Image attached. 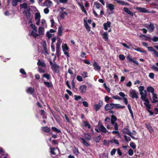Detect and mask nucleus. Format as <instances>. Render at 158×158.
<instances>
[{"instance_id":"1","label":"nucleus","mask_w":158,"mask_h":158,"mask_svg":"<svg viewBox=\"0 0 158 158\" xmlns=\"http://www.w3.org/2000/svg\"><path fill=\"white\" fill-rule=\"evenodd\" d=\"M23 13L27 19L29 20L28 23H31L32 19L30 11L29 10H27L24 11Z\"/></svg>"},{"instance_id":"2","label":"nucleus","mask_w":158,"mask_h":158,"mask_svg":"<svg viewBox=\"0 0 158 158\" xmlns=\"http://www.w3.org/2000/svg\"><path fill=\"white\" fill-rule=\"evenodd\" d=\"M98 128V129L97 128L95 129L96 131L98 132L102 131L103 132L106 133L107 131L106 128L102 125H100L99 124Z\"/></svg>"},{"instance_id":"3","label":"nucleus","mask_w":158,"mask_h":158,"mask_svg":"<svg viewBox=\"0 0 158 158\" xmlns=\"http://www.w3.org/2000/svg\"><path fill=\"white\" fill-rule=\"evenodd\" d=\"M40 15L39 13H36L35 14V24L39 26L40 23Z\"/></svg>"},{"instance_id":"4","label":"nucleus","mask_w":158,"mask_h":158,"mask_svg":"<svg viewBox=\"0 0 158 158\" xmlns=\"http://www.w3.org/2000/svg\"><path fill=\"white\" fill-rule=\"evenodd\" d=\"M123 135L126 141H128V130L127 128H124L123 131Z\"/></svg>"},{"instance_id":"5","label":"nucleus","mask_w":158,"mask_h":158,"mask_svg":"<svg viewBox=\"0 0 158 158\" xmlns=\"http://www.w3.org/2000/svg\"><path fill=\"white\" fill-rule=\"evenodd\" d=\"M136 10L141 13H148V11L145 8L137 6L135 8Z\"/></svg>"},{"instance_id":"6","label":"nucleus","mask_w":158,"mask_h":158,"mask_svg":"<svg viewBox=\"0 0 158 158\" xmlns=\"http://www.w3.org/2000/svg\"><path fill=\"white\" fill-rule=\"evenodd\" d=\"M103 102L102 101H99L98 103V104H95L94 107V109L96 111L98 110L101 107L102 105Z\"/></svg>"},{"instance_id":"7","label":"nucleus","mask_w":158,"mask_h":158,"mask_svg":"<svg viewBox=\"0 0 158 158\" xmlns=\"http://www.w3.org/2000/svg\"><path fill=\"white\" fill-rule=\"evenodd\" d=\"M114 108V103H109L106 104L105 107V109L106 110H110Z\"/></svg>"},{"instance_id":"8","label":"nucleus","mask_w":158,"mask_h":158,"mask_svg":"<svg viewBox=\"0 0 158 158\" xmlns=\"http://www.w3.org/2000/svg\"><path fill=\"white\" fill-rule=\"evenodd\" d=\"M61 43V41L60 39H59L57 40V42L56 44V51L57 53L60 52V46Z\"/></svg>"},{"instance_id":"9","label":"nucleus","mask_w":158,"mask_h":158,"mask_svg":"<svg viewBox=\"0 0 158 158\" xmlns=\"http://www.w3.org/2000/svg\"><path fill=\"white\" fill-rule=\"evenodd\" d=\"M111 23L110 21H107L106 23H104L103 24L104 29L106 30H107L111 26Z\"/></svg>"},{"instance_id":"10","label":"nucleus","mask_w":158,"mask_h":158,"mask_svg":"<svg viewBox=\"0 0 158 158\" xmlns=\"http://www.w3.org/2000/svg\"><path fill=\"white\" fill-rule=\"evenodd\" d=\"M38 66L43 68H44L46 66V64L45 62L43 60L40 59L38 60V62L37 63Z\"/></svg>"},{"instance_id":"11","label":"nucleus","mask_w":158,"mask_h":158,"mask_svg":"<svg viewBox=\"0 0 158 158\" xmlns=\"http://www.w3.org/2000/svg\"><path fill=\"white\" fill-rule=\"evenodd\" d=\"M43 5L46 6L48 7H49L52 6V2L50 0H46L43 3Z\"/></svg>"},{"instance_id":"12","label":"nucleus","mask_w":158,"mask_h":158,"mask_svg":"<svg viewBox=\"0 0 158 158\" xmlns=\"http://www.w3.org/2000/svg\"><path fill=\"white\" fill-rule=\"evenodd\" d=\"M130 94L131 96V97L133 98H135L137 99L138 96L137 93L135 90H133L130 92Z\"/></svg>"},{"instance_id":"13","label":"nucleus","mask_w":158,"mask_h":158,"mask_svg":"<svg viewBox=\"0 0 158 158\" xmlns=\"http://www.w3.org/2000/svg\"><path fill=\"white\" fill-rule=\"evenodd\" d=\"M44 27L40 26L38 28V36L40 35H43L44 34Z\"/></svg>"},{"instance_id":"14","label":"nucleus","mask_w":158,"mask_h":158,"mask_svg":"<svg viewBox=\"0 0 158 158\" xmlns=\"http://www.w3.org/2000/svg\"><path fill=\"white\" fill-rule=\"evenodd\" d=\"M93 66L94 67V69L96 71H100L101 70L100 66H99L98 63L96 62H94L93 64Z\"/></svg>"},{"instance_id":"15","label":"nucleus","mask_w":158,"mask_h":158,"mask_svg":"<svg viewBox=\"0 0 158 158\" xmlns=\"http://www.w3.org/2000/svg\"><path fill=\"white\" fill-rule=\"evenodd\" d=\"M80 92L82 93H85L86 90V86L85 85L81 86L79 88Z\"/></svg>"},{"instance_id":"16","label":"nucleus","mask_w":158,"mask_h":158,"mask_svg":"<svg viewBox=\"0 0 158 158\" xmlns=\"http://www.w3.org/2000/svg\"><path fill=\"white\" fill-rule=\"evenodd\" d=\"M119 95L121 97H123V99L124 100V102L126 104H127L128 103L127 99V98L125 97V94L124 93L122 92L119 93Z\"/></svg>"},{"instance_id":"17","label":"nucleus","mask_w":158,"mask_h":158,"mask_svg":"<svg viewBox=\"0 0 158 158\" xmlns=\"http://www.w3.org/2000/svg\"><path fill=\"white\" fill-rule=\"evenodd\" d=\"M155 27L153 23H150V24L149 25L148 28V31L150 32H152L154 29Z\"/></svg>"},{"instance_id":"18","label":"nucleus","mask_w":158,"mask_h":158,"mask_svg":"<svg viewBox=\"0 0 158 158\" xmlns=\"http://www.w3.org/2000/svg\"><path fill=\"white\" fill-rule=\"evenodd\" d=\"M145 126L147 128L149 131L150 133H152L153 132L154 130L152 128V126H151V125L149 123H146L145 124Z\"/></svg>"},{"instance_id":"19","label":"nucleus","mask_w":158,"mask_h":158,"mask_svg":"<svg viewBox=\"0 0 158 158\" xmlns=\"http://www.w3.org/2000/svg\"><path fill=\"white\" fill-rule=\"evenodd\" d=\"M51 68L53 71L56 72L59 69V66L56 64H52Z\"/></svg>"},{"instance_id":"20","label":"nucleus","mask_w":158,"mask_h":158,"mask_svg":"<svg viewBox=\"0 0 158 158\" xmlns=\"http://www.w3.org/2000/svg\"><path fill=\"white\" fill-rule=\"evenodd\" d=\"M153 95L152 99L153 101H152V103H155L158 102V98L157 97V95L156 94L153 93L152 94Z\"/></svg>"},{"instance_id":"21","label":"nucleus","mask_w":158,"mask_h":158,"mask_svg":"<svg viewBox=\"0 0 158 158\" xmlns=\"http://www.w3.org/2000/svg\"><path fill=\"white\" fill-rule=\"evenodd\" d=\"M103 38L104 39L105 41H107L108 40V34L107 32H104L102 34Z\"/></svg>"},{"instance_id":"22","label":"nucleus","mask_w":158,"mask_h":158,"mask_svg":"<svg viewBox=\"0 0 158 158\" xmlns=\"http://www.w3.org/2000/svg\"><path fill=\"white\" fill-rule=\"evenodd\" d=\"M147 95H144L141 96V99L143 101H145L148 103H149V102L147 97Z\"/></svg>"},{"instance_id":"23","label":"nucleus","mask_w":158,"mask_h":158,"mask_svg":"<svg viewBox=\"0 0 158 158\" xmlns=\"http://www.w3.org/2000/svg\"><path fill=\"white\" fill-rule=\"evenodd\" d=\"M114 108L115 109H120L123 108L124 106H123L119 104H114Z\"/></svg>"},{"instance_id":"24","label":"nucleus","mask_w":158,"mask_h":158,"mask_svg":"<svg viewBox=\"0 0 158 158\" xmlns=\"http://www.w3.org/2000/svg\"><path fill=\"white\" fill-rule=\"evenodd\" d=\"M84 21L85 28L88 31H89L90 30V27L88 25L87 22L85 19H84Z\"/></svg>"},{"instance_id":"25","label":"nucleus","mask_w":158,"mask_h":158,"mask_svg":"<svg viewBox=\"0 0 158 158\" xmlns=\"http://www.w3.org/2000/svg\"><path fill=\"white\" fill-rule=\"evenodd\" d=\"M62 48L63 52L66 51L69 49L68 47L66 44H63Z\"/></svg>"},{"instance_id":"26","label":"nucleus","mask_w":158,"mask_h":158,"mask_svg":"<svg viewBox=\"0 0 158 158\" xmlns=\"http://www.w3.org/2000/svg\"><path fill=\"white\" fill-rule=\"evenodd\" d=\"M37 29L33 30L31 33V35L34 37H36L38 36V34L37 33Z\"/></svg>"},{"instance_id":"27","label":"nucleus","mask_w":158,"mask_h":158,"mask_svg":"<svg viewBox=\"0 0 158 158\" xmlns=\"http://www.w3.org/2000/svg\"><path fill=\"white\" fill-rule=\"evenodd\" d=\"M41 128L43 131L47 133L50 132V128L48 127H43Z\"/></svg>"},{"instance_id":"28","label":"nucleus","mask_w":158,"mask_h":158,"mask_svg":"<svg viewBox=\"0 0 158 158\" xmlns=\"http://www.w3.org/2000/svg\"><path fill=\"white\" fill-rule=\"evenodd\" d=\"M135 50L142 53H143L146 54H147V51H146L144 50H142V48L139 47L135 49Z\"/></svg>"},{"instance_id":"29","label":"nucleus","mask_w":158,"mask_h":158,"mask_svg":"<svg viewBox=\"0 0 158 158\" xmlns=\"http://www.w3.org/2000/svg\"><path fill=\"white\" fill-rule=\"evenodd\" d=\"M41 25L42 26V27H47V25L46 22V21L44 19H42L41 22Z\"/></svg>"},{"instance_id":"30","label":"nucleus","mask_w":158,"mask_h":158,"mask_svg":"<svg viewBox=\"0 0 158 158\" xmlns=\"http://www.w3.org/2000/svg\"><path fill=\"white\" fill-rule=\"evenodd\" d=\"M147 91L149 92H151L152 94L154 93V89L152 86H148L147 88Z\"/></svg>"},{"instance_id":"31","label":"nucleus","mask_w":158,"mask_h":158,"mask_svg":"<svg viewBox=\"0 0 158 158\" xmlns=\"http://www.w3.org/2000/svg\"><path fill=\"white\" fill-rule=\"evenodd\" d=\"M60 18H64L65 16H66L68 15V14L65 12L60 11Z\"/></svg>"},{"instance_id":"32","label":"nucleus","mask_w":158,"mask_h":158,"mask_svg":"<svg viewBox=\"0 0 158 158\" xmlns=\"http://www.w3.org/2000/svg\"><path fill=\"white\" fill-rule=\"evenodd\" d=\"M82 125L85 127H87L88 128L90 129L91 128V126L90 124L87 122H83L82 123Z\"/></svg>"},{"instance_id":"33","label":"nucleus","mask_w":158,"mask_h":158,"mask_svg":"<svg viewBox=\"0 0 158 158\" xmlns=\"http://www.w3.org/2000/svg\"><path fill=\"white\" fill-rule=\"evenodd\" d=\"M21 0H12V4L14 6H16L19 2H21Z\"/></svg>"},{"instance_id":"34","label":"nucleus","mask_w":158,"mask_h":158,"mask_svg":"<svg viewBox=\"0 0 158 158\" xmlns=\"http://www.w3.org/2000/svg\"><path fill=\"white\" fill-rule=\"evenodd\" d=\"M129 62H133L134 63H135L137 65H138L139 64V63H138V61L136 60H134L133 59L129 57Z\"/></svg>"},{"instance_id":"35","label":"nucleus","mask_w":158,"mask_h":158,"mask_svg":"<svg viewBox=\"0 0 158 158\" xmlns=\"http://www.w3.org/2000/svg\"><path fill=\"white\" fill-rule=\"evenodd\" d=\"M44 83L45 85H46L48 87H51L52 86V84L51 83L47 82V81H44Z\"/></svg>"},{"instance_id":"36","label":"nucleus","mask_w":158,"mask_h":158,"mask_svg":"<svg viewBox=\"0 0 158 158\" xmlns=\"http://www.w3.org/2000/svg\"><path fill=\"white\" fill-rule=\"evenodd\" d=\"M58 33L59 35L61 36L62 35V28L61 26H60L59 27Z\"/></svg>"},{"instance_id":"37","label":"nucleus","mask_w":158,"mask_h":158,"mask_svg":"<svg viewBox=\"0 0 158 158\" xmlns=\"http://www.w3.org/2000/svg\"><path fill=\"white\" fill-rule=\"evenodd\" d=\"M129 112L131 114V116L133 120H134V118L133 115V114L132 112V111L131 110V106L130 105H129Z\"/></svg>"},{"instance_id":"38","label":"nucleus","mask_w":158,"mask_h":158,"mask_svg":"<svg viewBox=\"0 0 158 158\" xmlns=\"http://www.w3.org/2000/svg\"><path fill=\"white\" fill-rule=\"evenodd\" d=\"M144 105L146 106V109L147 111L150 110L151 108V105L150 104H148L146 102L144 103Z\"/></svg>"},{"instance_id":"39","label":"nucleus","mask_w":158,"mask_h":158,"mask_svg":"<svg viewBox=\"0 0 158 158\" xmlns=\"http://www.w3.org/2000/svg\"><path fill=\"white\" fill-rule=\"evenodd\" d=\"M28 6L27 4L26 3H24L23 4L20 5V7L21 8L26 9L27 8Z\"/></svg>"},{"instance_id":"40","label":"nucleus","mask_w":158,"mask_h":158,"mask_svg":"<svg viewBox=\"0 0 158 158\" xmlns=\"http://www.w3.org/2000/svg\"><path fill=\"white\" fill-rule=\"evenodd\" d=\"M117 120V118L114 115H112L111 116V123H115V121Z\"/></svg>"},{"instance_id":"41","label":"nucleus","mask_w":158,"mask_h":158,"mask_svg":"<svg viewBox=\"0 0 158 158\" xmlns=\"http://www.w3.org/2000/svg\"><path fill=\"white\" fill-rule=\"evenodd\" d=\"M34 89L32 88L29 87L27 90V92L29 93H32L34 92Z\"/></svg>"},{"instance_id":"42","label":"nucleus","mask_w":158,"mask_h":158,"mask_svg":"<svg viewBox=\"0 0 158 158\" xmlns=\"http://www.w3.org/2000/svg\"><path fill=\"white\" fill-rule=\"evenodd\" d=\"M111 124L114 127V129L115 130H118V126L116 123H113Z\"/></svg>"},{"instance_id":"43","label":"nucleus","mask_w":158,"mask_h":158,"mask_svg":"<svg viewBox=\"0 0 158 158\" xmlns=\"http://www.w3.org/2000/svg\"><path fill=\"white\" fill-rule=\"evenodd\" d=\"M81 74L84 78L87 77H88V73L85 72H83L81 73Z\"/></svg>"},{"instance_id":"44","label":"nucleus","mask_w":158,"mask_h":158,"mask_svg":"<svg viewBox=\"0 0 158 158\" xmlns=\"http://www.w3.org/2000/svg\"><path fill=\"white\" fill-rule=\"evenodd\" d=\"M50 152L51 153L52 155H56V153L54 151H55L56 149L54 148H50Z\"/></svg>"},{"instance_id":"45","label":"nucleus","mask_w":158,"mask_h":158,"mask_svg":"<svg viewBox=\"0 0 158 158\" xmlns=\"http://www.w3.org/2000/svg\"><path fill=\"white\" fill-rule=\"evenodd\" d=\"M81 139L83 143L85 146L87 147H88L89 146V144L84 139L81 138Z\"/></svg>"},{"instance_id":"46","label":"nucleus","mask_w":158,"mask_h":158,"mask_svg":"<svg viewBox=\"0 0 158 158\" xmlns=\"http://www.w3.org/2000/svg\"><path fill=\"white\" fill-rule=\"evenodd\" d=\"M108 7L110 10H112L114 9V6L111 4H109L107 5Z\"/></svg>"},{"instance_id":"47","label":"nucleus","mask_w":158,"mask_h":158,"mask_svg":"<svg viewBox=\"0 0 158 158\" xmlns=\"http://www.w3.org/2000/svg\"><path fill=\"white\" fill-rule=\"evenodd\" d=\"M130 146L133 149H135L136 147V145L133 142H131L130 143Z\"/></svg>"},{"instance_id":"48","label":"nucleus","mask_w":158,"mask_h":158,"mask_svg":"<svg viewBox=\"0 0 158 158\" xmlns=\"http://www.w3.org/2000/svg\"><path fill=\"white\" fill-rule=\"evenodd\" d=\"M85 137L86 139L89 140L91 139L90 136L87 134H85Z\"/></svg>"},{"instance_id":"49","label":"nucleus","mask_w":158,"mask_h":158,"mask_svg":"<svg viewBox=\"0 0 158 158\" xmlns=\"http://www.w3.org/2000/svg\"><path fill=\"white\" fill-rule=\"evenodd\" d=\"M52 129L54 131H55L57 132L58 133H60L61 132L60 131L57 129L56 128L54 127H52Z\"/></svg>"},{"instance_id":"50","label":"nucleus","mask_w":158,"mask_h":158,"mask_svg":"<svg viewBox=\"0 0 158 158\" xmlns=\"http://www.w3.org/2000/svg\"><path fill=\"white\" fill-rule=\"evenodd\" d=\"M94 4L97 8L99 9L100 8L101 5L99 3L95 2H94Z\"/></svg>"},{"instance_id":"51","label":"nucleus","mask_w":158,"mask_h":158,"mask_svg":"<svg viewBox=\"0 0 158 158\" xmlns=\"http://www.w3.org/2000/svg\"><path fill=\"white\" fill-rule=\"evenodd\" d=\"M43 77L47 78L48 79H50V76L47 73H45L43 75Z\"/></svg>"},{"instance_id":"52","label":"nucleus","mask_w":158,"mask_h":158,"mask_svg":"<svg viewBox=\"0 0 158 158\" xmlns=\"http://www.w3.org/2000/svg\"><path fill=\"white\" fill-rule=\"evenodd\" d=\"M38 71L40 73H44L45 72V71L44 69L39 67H38Z\"/></svg>"},{"instance_id":"53","label":"nucleus","mask_w":158,"mask_h":158,"mask_svg":"<svg viewBox=\"0 0 158 158\" xmlns=\"http://www.w3.org/2000/svg\"><path fill=\"white\" fill-rule=\"evenodd\" d=\"M151 69L154 70L158 72V67L155 66V65H152L151 67Z\"/></svg>"},{"instance_id":"54","label":"nucleus","mask_w":158,"mask_h":158,"mask_svg":"<svg viewBox=\"0 0 158 158\" xmlns=\"http://www.w3.org/2000/svg\"><path fill=\"white\" fill-rule=\"evenodd\" d=\"M113 98L116 99V100H121V98H120L119 96L118 95H116L115 96H114L112 97Z\"/></svg>"},{"instance_id":"55","label":"nucleus","mask_w":158,"mask_h":158,"mask_svg":"<svg viewBox=\"0 0 158 158\" xmlns=\"http://www.w3.org/2000/svg\"><path fill=\"white\" fill-rule=\"evenodd\" d=\"M77 80L79 81H83L82 77L79 75L77 76Z\"/></svg>"},{"instance_id":"56","label":"nucleus","mask_w":158,"mask_h":158,"mask_svg":"<svg viewBox=\"0 0 158 158\" xmlns=\"http://www.w3.org/2000/svg\"><path fill=\"white\" fill-rule=\"evenodd\" d=\"M142 36L145 37L150 42H151L150 40L151 38L150 37L144 35H140L139 36L140 37H141Z\"/></svg>"},{"instance_id":"57","label":"nucleus","mask_w":158,"mask_h":158,"mask_svg":"<svg viewBox=\"0 0 158 158\" xmlns=\"http://www.w3.org/2000/svg\"><path fill=\"white\" fill-rule=\"evenodd\" d=\"M101 138L100 136H98L95 139V140L96 142L98 143L99 142Z\"/></svg>"},{"instance_id":"58","label":"nucleus","mask_w":158,"mask_h":158,"mask_svg":"<svg viewBox=\"0 0 158 158\" xmlns=\"http://www.w3.org/2000/svg\"><path fill=\"white\" fill-rule=\"evenodd\" d=\"M73 152L76 155H78L79 153L78 150L76 148H75V149L73 150Z\"/></svg>"},{"instance_id":"59","label":"nucleus","mask_w":158,"mask_h":158,"mask_svg":"<svg viewBox=\"0 0 158 158\" xmlns=\"http://www.w3.org/2000/svg\"><path fill=\"white\" fill-rule=\"evenodd\" d=\"M46 35L48 39H50L52 36V34L50 33L49 31L47 32Z\"/></svg>"},{"instance_id":"60","label":"nucleus","mask_w":158,"mask_h":158,"mask_svg":"<svg viewBox=\"0 0 158 158\" xmlns=\"http://www.w3.org/2000/svg\"><path fill=\"white\" fill-rule=\"evenodd\" d=\"M140 94L141 96H144V95H147V92L146 90H144L143 92H140Z\"/></svg>"},{"instance_id":"61","label":"nucleus","mask_w":158,"mask_h":158,"mask_svg":"<svg viewBox=\"0 0 158 158\" xmlns=\"http://www.w3.org/2000/svg\"><path fill=\"white\" fill-rule=\"evenodd\" d=\"M149 77L151 79H153L154 77V74L153 73H150L149 74Z\"/></svg>"},{"instance_id":"62","label":"nucleus","mask_w":158,"mask_h":158,"mask_svg":"<svg viewBox=\"0 0 158 158\" xmlns=\"http://www.w3.org/2000/svg\"><path fill=\"white\" fill-rule=\"evenodd\" d=\"M116 151V150L115 149H113L111 152H110V154L112 156L113 155H114Z\"/></svg>"},{"instance_id":"63","label":"nucleus","mask_w":158,"mask_h":158,"mask_svg":"<svg viewBox=\"0 0 158 158\" xmlns=\"http://www.w3.org/2000/svg\"><path fill=\"white\" fill-rule=\"evenodd\" d=\"M152 40L154 42H157L158 41V37L154 36V37L152 39Z\"/></svg>"},{"instance_id":"64","label":"nucleus","mask_w":158,"mask_h":158,"mask_svg":"<svg viewBox=\"0 0 158 158\" xmlns=\"http://www.w3.org/2000/svg\"><path fill=\"white\" fill-rule=\"evenodd\" d=\"M153 54L156 56L158 57V52L157 51L154 50Z\"/></svg>"}]
</instances>
